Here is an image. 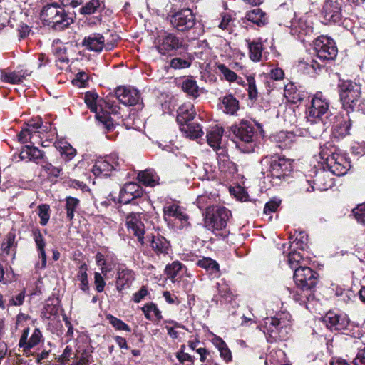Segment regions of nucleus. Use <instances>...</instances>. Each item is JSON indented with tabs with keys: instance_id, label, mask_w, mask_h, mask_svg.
<instances>
[{
	"instance_id": "nucleus-1",
	"label": "nucleus",
	"mask_w": 365,
	"mask_h": 365,
	"mask_svg": "<svg viewBox=\"0 0 365 365\" xmlns=\"http://www.w3.org/2000/svg\"><path fill=\"white\" fill-rule=\"evenodd\" d=\"M307 257L302 252H289L285 260L279 259V266L288 267L293 273V279L301 293L294 294L295 301L305 303L312 297V291L319 282V274L306 265Z\"/></svg>"
},
{
	"instance_id": "nucleus-2",
	"label": "nucleus",
	"mask_w": 365,
	"mask_h": 365,
	"mask_svg": "<svg viewBox=\"0 0 365 365\" xmlns=\"http://www.w3.org/2000/svg\"><path fill=\"white\" fill-rule=\"evenodd\" d=\"M41 18L56 30H63L73 22V19L68 16L64 7L57 2L44 6L41 12Z\"/></svg>"
},
{
	"instance_id": "nucleus-3",
	"label": "nucleus",
	"mask_w": 365,
	"mask_h": 365,
	"mask_svg": "<svg viewBox=\"0 0 365 365\" xmlns=\"http://www.w3.org/2000/svg\"><path fill=\"white\" fill-rule=\"evenodd\" d=\"M343 107L347 112L360 110L362 98L361 86L351 81H344L339 85Z\"/></svg>"
},
{
	"instance_id": "nucleus-4",
	"label": "nucleus",
	"mask_w": 365,
	"mask_h": 365,
	"mask_svg": "<svg viewBox=\"0 0 365 365\" xmlns=\"http://www.w3.org/2000/svg\"><path fill=\"white\" fill-rule=\"evenodd\" d=\"M230 131L237 140V148L243 153H252L255 150L254 142L255 128L247 120H242L238 125L230 127Z\"/></svg>"
},
{
	"instance_id": "nucleus-5",
	"label": "nucleus",
	"mask_w": 365,
	"mask_h": 365,
	"mask_svg": "<svg viewBox=\"0 0 365 365\" xmlns=\"http://www.w3.org/2000/svg\"><path fill=\"white\" fill-rule=\"evenodd\" d=\"M309 118L320 119L325 123H332L336 116L331 113L329 102L322 93H316L308 108Z\"/></svg>"
},
{
	"instance_id": "nucleus-6",
	"label": "nucleus",
	"mask_w": 365,
	"mask_h": 365,
	"mask_svg": "<svg viewBox=\"0 0 365 365\" xmlns=\"http://www.w3.org/2000/svg\"><path fill=\"white\" fill-rule=\"evenodd\" d=\"M155 46L161 55L172 56L180 49H186L187 45L182 38L173 33L164 31L157 38Z\"/></svg>"
},
{
	"instance_id": "nucleus-7",
	"label": "nucleus",
	"mask_w": 365,
	"mask_h": 365,
	"mask_svg": "<svg viewBox=\"0 0 365 365\" xmlns=\"http://www.w3.org/2000/svg\"><path fill=\"white\" fill-rule=\"evenodd\" d=\"M316 57L322 63L333 61L337 56L338 50L334 41L327 36H321L314 41Z\"/></svg>"
},
{
	"instance_id": "nucleus-8",
	"label": "nucleus",
	"mask_w": 365,
	"mask_h": 365,
	"mask_svg": "<svg viewBox=\"0 0 365 365\" xmlns=\"http://www.w3.org/2000/svg\"><path fill=\"white\" fill-rule=\"evenodd\" d=\"M231 215V212L225 207H208L207 208L205 223L210 228L222 230L226 227Z\"/></svg>"
},
{
	"instance_id": "nucleus-9",
	"label": "nucleus",
	"mask_w": 365,
	"mask_h": 365,
	"mask_svg": "<svg viewBox=\"0 0 365 365\" xmlns=\"http://www.w3.org/2000/svg\"><path fill=\"white\" fill-rule=\"evenodd\" d=\"M319 155L322 159L327 161L329 170L337 176L345 175L351 167L350 163L340 154L334 153L328 154L322 149Z\"/></svg>"
},
{
	"instance_id": "nucleus-10",
	"label": "nucleus",
	"mask_w": 365,
	"mask_h": 365,
	"mask_svg": "<svg viewBox=\"0 0 365 365\" xmlns=\"http://www.w3.org/2000/svg\"><path fill=\"white\" fill-rule=\"evenodd\" d=\"M84 101L88 108L96 113V120L103 124L108 130H110L113 126L110 117L108 113L102 110V106L99 103L98 94L92 91H88L85 94Z\"/></svg>"
},
{
	"instance_id": "nucleus-11",
	"label": "nucleus",
	"mask_w": 365,
	"mask_h": 365,
	"mask_svg": "<svg viewBox=\"0 0 365 365\" xmlns=\"http://www.w3.org/2000/svg\"><path fill=\"white\" fill-rule=\"evenodd\" d=\"M195 16L190 9H181L170 16L172 26L180 31L192 29L195 24Z\"/></svg>"
},
{
	"instance_id": "nucleus-12",
	"label": "nucleus",
	"mask_w": 365,
	"mask_h": 365,
	"mask_svg": "<svg viewBox=\"0 0 365 365\" xmlns=\"http://www.w3.org/2000/svg\"><path fill=\"white\" fill-rule=\"evenodd\" d=\"M164 218L166 221L173 220L180 228L189 225V217L185 210L177 204H168L163 207Z\"/></svg>"
},
{
	"instance_id": "nucleus-13",
	"label": "nucleus",
	"mask_w": 365,
	"mask_h": 365,
	"mask_svg": "<svg viewBox=\"0 0 365 365\" xmlns=\"http://www.w3.org/2000/svg\"><path fill=\"white\" fill-rule=\"evenodd\" d=\"M120 168L119 158L116 153H112L103 159L98 160L93 166V173L95 175L108 177L110 172Z\"/></svg>"
},
{
	"instance_id": "nucleus-14",
	"label": "nucleus",
	"mask_w": 365,
	"mask_h": 365,
	"mask_svg": "<svg viewBox=\"0 0 365 365\" xmlns=\"http://www.w3.org/2000/svg\"><path fill=\"white\" fill-rule=\"evenodd\" d=\"M322 322L331 331H343L347 329L350 322L346 314L329 311L322 317Z\"/></svg>"
},
{
	"instance_id": "nucleus-15",
	"label": "nucleus",
	"mask_w": 365,
	"mask_h": 365,
	"mask_svg": "<svg viewBox=\"0 0 365 365\" xmlns=\"http://www.w3.org/2000/svg\"><path fill=\"white\" fill-rule=\"evenodd\" d=\"M115 93L119 102L127 106L138 105L142 101L140 92L133 87L119 86Z\"/></svg>"
},
{
	"instance_id": "nucleus-16",
	"label": "nucleus",
	"mask_w": 365,
	"mask_h": 365,
	"mask_svg": "<svg viewBox=\"0 0 365 365\" xmlns=\"http://www.w3.org/2000/svg\"><path fill=\"white\" fill-rule=\"evenodd\" d=\"M308 235L305 232L301 231L296 234L295 239L287 244L282 245V253L280 257V259L282 261L285 260V257L288 255L289 252H299L297 250H300L304 252L308 248Z\"/></svg>"
},
{
	"instance_id": "nucleus-17",
	"label": "nucleus",
	"mask_w": 365,
	"mask_h": 365,
	"mask_svg": "<svg viewBox=\"0 0 365 365\" xmlns=\"http://www.w3.org/2000/svg\"><path fill=\"white\" fill-rule=\"evenodd\" d=\"M126 225L129 233L135 235L138 242L144 244L145 226L141 221V214L130 213L126 217Z\"/></svg>"
},
{
	"instance_id": "nucleus-18",
	"label": "nucleus",
	"mask_w": 365,
	"mask_h": 365,
	"mask_svg": "<svg viewBox=\"0 0 365 365\" xmlns=\"http://www.w3.org/2000/svg\"><path fill=\"white\" fill-rule=\"evenodd\" d=\"M291 315L287 311L275 314V332L279 340H286L291 332Z\"/></svg>"
},
{
	"instance_id": "nucleus-19",
	"label": "nucleus",
	"mask_w": 365,
	"mask_h": 365,
	"mask_svg": "<svg viewBox=\"0 0 365 365\" xmlns=\"http://www.w3.org/2000/svg\"><path fill=\"white\" fill-rule=\"evenodd\" d=\"M343 4V0H327L323 6L324 19L334 23L340 21Z\"/></svg>"
},
{
	"instance_id": "nucleus-20",
	"label": "nucleus",
	"mask_w": 365,
	"mask_h": 365,
	"mask_svg": "<svg viewBox=\"0 0 365 365\" xmlns=\"http://www.w3.org/2000/svg\"><path fill=\"white\" fill-rule=\"evenodd\" d=\"M294 11L292 9L286 7L285 5H280L277 9V15L279 20V25H284L290 29V33L292 35L302 34L303 30L297 29L296 23L293 22Z\"/></svg>"
},
{
	"instance_id": "nucleus-21",
	"label": "nucleus",
	"mask_w": 365,
	"mask_h": 365,
	"mask_svg": "<svg viewBox=\"0 0 365 365\" xmlns=\"http://www.w3.org/2000/svg\"><path fill=\"white\" fill-rule=\"evenodd\" d=\"M143 190L136 182H128L124 185L120 192V202L123 204H128L137 198L142 197Z\"/></svg>"
},
{
	"instance_id": "nucleus-22",
	"label": "nucleus",
	"mask_w": 365,
	"mask_h": 365,
	"mask_svg": "<svg viewBox=\"0 0 365 365\" xmlns=\"http://www.w3.org/2000/svg\"><path fill=\"white\" fill-rule=\"evenodd\" d=\"M324 66L323 63L319 62L316 58L307 57L299 61L297 69L304 74L314 76Z\"/></svg>"
},
{
	"instance_id": "nucleus-23",
	"label": "nucleus",
	"mask_w": 365,
	"mask_h": 365,
	"mask_svg": "<svg viewBox=\"0 0 365 365\" xmlns=\"http://www.w3.org/2000/svg\"><path fill=\"white\" fill-rule=\"evenodd\" d=\"M106 37L101 34H93L84 38L82 45L91 51L100 53L105 47Z\"/></svg>"
},
{
	"instance_id": "nucleus-24",
	"label": "nucleus",
	"mask_w": 365,
	"mask_h": 365,
	"mask_svg": "<svg viewBox=\"0 0 365 365\" xmlns=\"http://www.w3.org/2000/svg\"><path fill=\"white\" fill-rule=\"evenodd\" d=\"M275 89L280 92L288 101L292 103H297L303 99V97L296 91L294 86L291 83L287 84L277 83H275Z\"/></svg>"
},
{
	"instance_id": "nucleus-25",
	"label": "nucleus",
	"mask_w": 365,
	"mask_h": 365,
	"mask_svg": "<svg viewBox=\"0 0 365 365\" xmlns=\"http://www.w3.org/2000/svg\"><path fill=\"white\" fill-rule=\"evenodd\" d=\"M196 115L194 106L191 103L182 105L178 110L177 122L180 128L192 121Z\"/></svg>"
},
{
	"instance_id": "nucleus-26",
	"label": "nucleus",
	"mask_w": 365,
	"mask_h": 365,
	"mask_svg": "<svg viewBox=\"0 0 365 365\" xmlns=\"http://www.w3.org/2000/svg\"><path fill=\"white\" fill-rule=\"evenodd\" d=\"M134 272L127 268H120L118 271V278L116 280V288L120 292L124 289L129 288L133 282Z\"/></svg>"
},
{
	"instance_id": "nucleus-27",
	"label": "nucleus",
	"mask_w": 365,
	"mask_h": 365,
	"mask_svg": "<svg viewBox=\"0 0 365 365\" xmlns=\"http://www.w3.org/2000/svg\"><path fill=\"white\" fill-rule=\"evenodd\" d=\"M218 167L221 172L233 174L237 172L236 165L230 160L227 153L225 149L217 151Z\"/></svg>"
},
{
	"instance_id": "nucleus-28",
	"label": "nucleus",
	"mask_w": 365,
	"mask_h": 365,
	"mask_svg": "<svg viewBox=\"0 0 365 365\" xmlns=\"http://www.w3.org/2000/svg\"><path fill=\"white\" fill-rule=\"evenodd\" d=\"M223 132L224 130L222 128L217 125L212 127L207 130L206 135L207 143L210 147L217 150V151L220 150V149H222L220 147V143Z\"/></svg>"
},
{
	"instance_id": "nucleus-29",
	"label": "nucleus",
	"mask_w": 365,
	"mask_h": 365,
	"mask_svg": "<svg viewBox=\"0 0 365 365\" xmlns=\"http://www.w3.org/2000/svg\"><path fill=\"white\" fill-rule=\"evenodd\" d=\"M187 268L178 261L168 264L165 269V273L168 278L173 282L181 278L186 272Z\"/></svg>"
},
{
	"instance_id": "nucleus-30",
	"label": "nucleus",
	"mask_w": 365,
	"mask_h": 365,
	"mask_svg": "<svg viewBox=\"0 0 365 365\" xmlns=\"http://www.w3.org/2000/svg\"><path fill=\"white\" fill-rule=\"evenodd\" d=\"M292 170V163L289 159L279 158L275 159V180L287 178Z\"/></svg>"
},
{
	"instance_id": "nucleus-31",
	"label": "nucleus",
	"mask_w": 365,
	"mask_h": 365,
	"mask_svg": "<svg viewBox=\"0 0 365 365\" xmlns=\"http://www.w3.org/2000/svg\"><path fill=\"white\" fill-rule=\"evenodd\" d=\"M352 121L349 117L343 118L333 128V136L338 140L343 139L351 134Z\"/></svg>"
},
{
	"instance_id": "nucleus-32",
	"label": "nucleus",
	"mask_w": 365,
	"mask_h": 365,
	"mask_svg": "<svg viewBox=\"0 0 365 365\" xmlns=\"http://www.w3.org/2000/svg\"><path fill=\"white\" fill-rule=\"evenodd\" d=\"M150 247L156 254H168L170 250V244L163 236L157 235L153 236L150 241Z\"/></svg>"
},
{
	"instance_id": "nucleus-33",
	"label": "nucleus",
	"mask_w": 365,
	"mask_h": 365,
	"mask_svg": "<svg viewBox=\"0 0 365 365\" xmlns=\"http://www.w3.org/2000/svg\"><path fill=\"white\" fill-rule=\"evenodd\" d=\"M311 123L307 128V132L313 138H317L320 136L331 125V123H325V121L320 119L310 120Z\"/></svg>"
},
{
	"instance_id": "nucleus-34",
	"label": "nucleus",
	"mask_w": 365,
	"mask_h": 365,
	"mask_svg": "<svg viewBox=\"0 0 365 365\" xmlns=\"http://www.w3.org/2000/svg\"><path fill=\"white\" fill-rule=\"evenodd\" d=\"M104 7L103 1L101 0H90L79 9V13L83 15H91L102 11Z\"/></svg>"
},
{
	"instance_id": "nucleus-35",
	"label": "nucleus",
	"mask_w": 365,
	"mask_h": 365,
	"mask_svg": "<svg viewBox=\"0 0 365 365\" xmlns=\"http://www.w3.org/2000/svg\"><path fill=\"white\" fill-rule=\"evenodd\" d=\"M182 133H185V136L190 138H198L203 134L202 127L199 123L195 122H189L185 125H182L180 128Z\"/></svg>"
},
{
	"instance_id": "nucleus-36",
	"label": "nucleus",
	"mask_w": 365,
	"mask_h": 365,
	"mask_svg": "<svg viewBox=\"0 0 365 365\" xmlns=\"http://www.w3.org/2000/svg\"><path fill=\"white\" fill-rule=\"evenodd\" d=\"M141 309L145 318L148 320L158 323L163 318L161 311L158 308L157 305L153 302L146 304Z\"/></svg>"
},
{
	"instance_id": "nucleus-37",
	"label": "nucleus",
	"mask_w": 365,
	"mask_h": 365,
	"mask_svg": "<svg viewBox=\"0 0 365 365\" xmlns=\"http://www.w3.org/2000/svg\"><path fill=\"white\" fill-rule=\"evenodd\" d=\"M245 18L247 21L252 22L259 26H264L267 22L266 14L258 8L247 11L246 13Z\"/></svg>"
},
{
	"instance_id": "nucleus-38",
	"label": "nucleus",
	"mask_w": 365,
	"mask_h": 365,
	"mask_svg": "<svg viewBox=\"0 0 365 365\" xmlns=\"http://www.w3.org/2000/svg\"><path fill=\"white\" fill-rule=\"evenodd\" d=\"M197 264L206 269L209 272L213 277H217L220 275V266L218 263L209 257H204L201 259H199L197 262Z\"/></svg>"
},
{
	"instance_id": "nucleus-39",
	"label": "nucleus",
	"mask_w": 365,
	"mask_h": 365,
	"mask_svg": "<svg viewBox=\"0 0 365 365\" xmlns=\"http://www.w3.org/2000/svg\"><path fill=\"white\" fill-rule=\"evenodd\" d=\"M313 182L317 185L316 189L319 190H327L331 185L329 173L324 170L316 173Z\"/></svg>"
},
{
	"instance_id": "nucleus-40",
	"label": "nucleus",
	"mask_w": 365,
	"mask_h": 365,
	"mask_svg": "<svg viewBox=\"0 0 365 365\" xmlns=\"http://www.w3.org/2000/svg\"><path fill=\"white\" fill-rule=\"evenodd\" d=\"M246 44L249 48V56L253 61H259L262 58V45L261 42L250 41L249 39L245 40Z\"/></svg>"
},
{
	"instance_id": "nucleus-41",
	"label": "nucleus",
	"mask_w": 365,
	"mask_h": 365,
	"mask_svg": "<svg viewBox=\"0 0 365 365\" xmlns=\"http://www.w3.org/2000/svg\"><path fill=\"white\" fill-rule=\"evenodd\" d=\"M182 89L188 96L197 98L200 96V89L197 81L192 78L185 79L182 83Z\"/></svg>"
},
{
	"instance_id": "nucleus-42",
	"label": "nucleus",
	"mask_w": 365,
	"mask_h": 365,
	"mask_svg": "<svg viewBox=\"0 0 365 365\" xmlns=\"http://www.w3.org/2000/svg\"><path fill=\"white\" fill-rule=\"evenodd\" d=\"M65 210H66V218L68 221H72L74 218V213L80 206V200L71 196H68L65 199Z\"/></svg>"
},
{
	"instance_id": "nucleus-43",
	"label": "nucleus",
	"mask_w": 365,
	"mask_h": 365,
	"mask_svg": "<svg viewBox=\"0 0 365 365\" xmlns=\"http://www.w3.org/2000/svg\"><path fill=\"white\" fill-rule=\"evenodd\" d=\"M222 103L224 106V112L227 114L234 115L239 109L238 101L232 95L224 96Z\"/></svg>"
},
{
	"instance_id": "nucleus-44",
	"label": "nucleus",
	"mask_w": 365,
	"mask_h": 365,
	"mask_svg": "<svg viewBox=\"0 0 365 365\" xmlns=\"http://www.w3.org/2000/svg\"><path fill=\"white\" fill-rule=\"evenodd\" d=\"M56 148L61 153V155L65 156L66 161L72 160L76 155V150L67 142H59L56 143Z\"/></svg>"
},
{
	"instance_id": "nucleus-45",
	"label": "nucleus",
	"mask_w": 365,
	"mask_h": 365,
	"mask_svg": "<svg viewBox=\"0 0 365 365\" xmlns=\"http://www.w3.org/2000/svg\"><path fill=\"white\" fill-rule=\"evenodd\" d=\"M192 63V58L190 54L182 58H174L170 62V66L174 69L187 68L190 66Z\"/></svg>"
},
{
	"instance_id": "nucleus-46",
	"label": "nucleus",
	"mask_w": 365,
	"mask_h": 365,
	"mask_svg": "<svg viewBox=\"0 0 365 365\" xmlns=\"http://www.w3.org/2000/svg\"><path fill=\"white\" fill-rule=\"evenodd\" d=\"M217 68L227 81L230 82H233L236 81L238 83H242V78H238L237 74L234 71L228 68L225 65L218 64Z\"/></svg>"
},
{
	"instance_id": "nucleus-47",
	"label": "nucleus",
	"mask_w": 365,
	"mask_h": 365,
	"mask_svg": "<svg viewBox=\"0 0 365 365\" xmlns=\"http://www.w3.org/2000/svg\"><path fill=\"white\" fill-rule=\"evenodd\" d=\"M215 346L220 351V356L225 361H230L232 359V354L225 342L220 338L216 339Z\"/></svg>"
},
{
	"instance_id": "nucleus-48",
	"label": "nucleus",
	"mask_w": 365,
	"mask_h": 365,
	"mask_svg": "<svg viewBox=\"0 0 365 365\" xmlns=\"http://www.w3.org/2000/svg\"><path fill=\"white\" fill-rule=\"evenodd\" d=\"M38 215L40 218V224L45 226L48 224L50 219L51 209L47 204H41L38 206Z\"/></svg>"
},
{
	"instance_id": "nucleus-49",
	"label": "nucleus",
	"mask_w": 365,
	"mask_h": 365,
	"mask_svg": "<svg viewBox=\"0 0 365 365\" xmlns=\"http://www.w3.org/2000/svg\"><path fill=\"white\" fill-rule=\"evenodd\" d=\"M138 179L140 182L146 186H154L155 184L156 177L153 171L146 170L138 174Z\"/></svg>"
},
{
	"instance_id": "nucleus-50",
	"label": "nucleus",
	"mask_w": 365,
	"mask_h": 365,
	"mask_svg": "<svg viewBox=\"0 0 365 365\" xmlns=\"http://www.w3.org/2000/svg\"><path fill=\"white\" fill-rule=\"evenodd\" d=\"M86 272L87 266L86 264H83L79 267L77 274V278L81 282V289L84 292L88 289V280Z\"/></svg>"
},
{
	"instance_id": "nucleus-51",
	"label": "nucleus",
	"mask_w": 365,
	"mask_h": 365,
	"mask_svg": "<svg viewBox=\"0 0 365 365\" xmlns=\"http://www.w3.org/2000/svg\"><path fill=\"white\" fill-rule=\"evenodd\" d=\"M294 138V134L292 132L280 131L277 135L279 143L277 145L281 149H283L290 145Z\"/></svg>"
},
{
	"instance_id": "nucleus-52",
	"label": "nucleus",
	"mask_w": 365,
	"mask_h": 365,
	"mask_svg": "<svg viewBox=\"0 0 365 365\" xmlns=\"http://www.w3.org/2000/svg\"><path fill=\"white\" fill-rule=\"evenodd\" d=\"M106 319L108 320L109 323L118 330H123L128 332L131 331L130 327L127 324L111 314H108L106 316Z\"/></svg>"
},
{
	"instance_id": "nucleus-53",
	"label": "nucleus",
	"mask_w": 365,
	"mask_h": 365,
	"mask_svg": "<svg viewBox=\"0 0 365 365\" xmlns=\"http://www.w3.org/2000/svg\"><path fill=\"white\" fill-rule=\"evenodd\" d=\"M262 173L263 175H267V177H272L273 175V170H274V163L272 160V157H265L262 159Z\"/></svg>"
},
{
	"instance_id": "nucleus-54",
	"label": "nucleus",
	"mask_w": 365,
	"mask_h": 365,
	"mask_svg": "<svg viewBox=\"0 0 365 365\" xmlns=\"http://www.w3.org/2000/svg\"><path fill=\"white\" fill-rule=\"evenodd\" d=\"M2 78L5 82L16 84L21 83L25 76L17 72H11L4 74Z\"/></svg>"
},
{
	"instance_id": "nucleus-55",
	"label": "nucleus",
	"mask_w": 365,
	"mask_h": 365,
	"mask_svg": "<svg viewBox=\"0 0 365 365\" xmlns=\"http://www.w3.org/2000/svg\"><path fill=\"white\" fill-rule=\"evenodd\" d=\"M43 168L48 175L54 178H58L63 173V169L61 167L53 166L50 163H46L45 165H43Z\"/></svg>"
},
{
	"instance_id": "nucleus-56",
	"label": "nucleus",
	"mask_w": 365,
	"mask_h": 365,
	"mask_svg": "<svg viewBox=\"0 0 365 365\" xmlns=\"http://www.w3.org/2000/svg\"><path fill=\"white\" fill-rule=\"evenodd\" d=\"M247 91L249 98L252 100H256L257 98V89L255 84V80L253 77L249 76L247 78Z\"/></svg>"
},
{
	"instance_id": "nucleus-57",
	"label": "nucleus",
	"mask_w": 365,
	"mask_h": 365,
	"mask_svg": "<svg viewBox=\"0 0 365 365\" xmlns=\"http://www.w3.org/2000/svg\"><path fill=\"white\" fill-rule=\"evenodd\" d=\"M230 193L239 201L245 202L248 199V195L243 187L240 186L230 189Z\"/></svg>"
},
{
	"instance_id": "nucleus-58",
	"label": "nucleus",
	"mask_w": 365,
	"mask_h": 365,
	"mask_svg": "<svg viewBox=\"0 0 365 365\" xmlns=\"http://www.w3.org/2000/svg\"><path fill=\"white\" fill-rule=\"evenodd\" d=\"M88 80V76L85 71H79L76 73V78L72 81L73 85L78 87H85Z\"/></svg>"
},
{
	"instance_id": "nucleus-59",
	"label": "nucleus",
	"mask_w": 365,
	"mask_h": 365,
	"mask_svg": "<svg viewBox=\"0 0 365 365\" xmlns=\"http://www.w3.org/2000/svg\"><path fill=\"white\" fill-rule=\"evenodd\" d=\"M353 213L359 222L365 225V203L358 205Z\"/></svg>"
},
{
	"instance_id": "nucleus-60",
	"label": "nucleus",
	"mask_w": 365,
	"mask_h": 365,
	"mask_svg": "<svg viewBox=\"0 0 365 365\" xmlns=\"http://www.w3.org/2000/svg\"><path fill=\"white\" fill-rule=\"evenodd\" d=\"M33 236L38 250L45 249L46 243L39 229L33 230Z\"/></svg>"
},
{
	"instance_id": "nucleus-61",
	"label": "nucleus",
	"mask_w": 365,
	"mask_h": 365,
	"mask_svg": "<svg viewBox=\"0 0 365 365\" xmlns=\"http://www.w3.org/2000/svg\"><path fill=\"white\" fill-rule=\"evenodd\" d=\"M33 133L31 131V128L27 127L23 128L22 130L18 134V140L22 143H27L32 138Z\"/></svg>"
},
{
	"instance_id": "nucleus-62",
	"label": "nucleus",
	"mask_w": 365,
	"mask_h": 365,
	"mask_svg": "<svg viewBox=\"0 0 365 365\" xmlns=\"http://www.w3.org/2000/svg\"><path fill=\"white\" fill-rule=\"evenodd\" d=\"M41 337L42 334L41 331L38 329H35L28 341V348L30 349L36 346L40 342Z\"/></svg>"
},
{
	"instance_id": "nucleus-63",
	"label": "nucleus",
	"mask_w": 365,
	"mask_h": 365,
	"mask_svg": "<svg viewBox=\"0 0 365 365\" xmlns=\"http://www.w3.org/2000/svg\"><path fill=\"white\" fill-rule=\"evenodd\" d=\"M120 38L116 34L110 35L109 38H106L105 47L106 51H111L116 46Z\"/></svg>"
},
{
	"instance_id": "nucleus-64",
	"label": "nucleus",
	"mask_w": 365,
	"mask_h": 365,
	"mask_svg": "<svg viewBox=\"0 0 365 365\" xmlns=\"http://www.w3.org/2000/svg\"><path fill=\"white\" fill-rule=\"evenodd\" d=\"M43 122L41 118L32 119L26 123V127L31 128V131L34 133H40L39 129L42 128Z\"/></svg>"
}]
</instances>
